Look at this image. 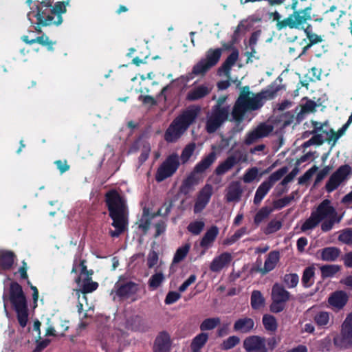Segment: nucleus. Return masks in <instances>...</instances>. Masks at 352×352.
<instances>
[{"label":"nucleus","mask_w":352,"mask_h":352,"mask_svg":"<svg viewBox=\"0 0 352 352\" xmlns=\"http://www.w3.org/2000/svg\"><path fill=\"white\" fill-rule=\"evenodd\" d=\"M276 94L274 89L254 94L249 91L248 87H243L233 108V118L236 121L242 120L246 112L258 109L265 100L274 98Z\"/></svg>","instance_id":"1"},{"label":"nucleus","mask_w":352,"mask_h":352,"mask_svg":"<svg viewBox=\"0 0 352 352\" xmlns=\"http://www.w3.org/2000/svg\"><path fill=\"white\" fill-rule=\"evenodd\" d=\"M106 202L113 221L111 226L114 228L113 230L109 231V234L112 237H118L126 230L128 226L126 201L118 192L111 190L106 194Z\"/></svg>","instance_id":"2"},{"label":"nucleus","mask_w":352,"mask_h":352,"mask_svg":"<svg viewBox=\"0 0 352 352\" xmlns=\"http://www.w3.org/2000/svg\"><path fill=\"white\" fill-rule=\"evenodd\" d=\"M199 111L198 108L193 107L175 118L166 131L165 140L169 142H176L195 120Z\"/></svg>","instance_id":"3"},{"label":"nucleus","mask_w":352,"mask_h":352,"mask_svg":"<svg viewBox=\"0 0 352 352\" xmlns=\"http://www.w3.org/2000/svg\"><path fill=\"white\" fill-rule=\"evenodd\" d=\"M312 213L321 223V230L324 232L332 230L335 223H339L342 219V215L338 214L336 210L328 199L322 201Z\"/></svg>","instance_id":"4"},{"label":"nucleus","mask_w":352,"mask_h":352,"mask_svg":"<svg viewBox=\"0 0 352 352\" xmlns=\"http://www.w3.org/2000/svg\"><path fill=\"white\" fill-rule=\"evenodd\" d=\"M9 300L16 313L20 326L25 327L28 321V304L22 287L17 283L13 282L10 284Z\"/></svg>","instance_id":"5"},{"label":"nucleus","mask_w":352,"mask_h":352,"mask_svg":"<svg viewBox=\"0 0 352 352\" xmlns=\"http://www.w3.org/2000/svg\"><path fill=\"white\" fill-rule=\"evenodd\" d=\"M226 98H220L218 104L207 115L206 129L208 133H214L227 120L229 114L228 107H221Z\"/></svg>","instance_id":"6"},{"label":"nucleus","mask_w":352,"mask_h":352,"mask_svg":"<svg viewBox=\"0 0 352 352\" xmlns=\"http://www.w3.org/2000/svg\"><path fill=\"white\" fill-rule=\"evenodd\" d=\"M222 50L219 48L208 50L204 58H201L192 68L195 75H204L210 68L219 62Z\"/></svg>","instance_id":"7"},{"label":"nucleus","mask_w":352,"mask_h":352,"mask_svg":"<svg viewBox=\"0 0 352 352\" xmlns=\"http://www.w3.org/2000/svg\"><path fill=\"white\" fill-rule=\"evenodd\" d=\"M334 344L340 349L352 346V312L344 319L341 326L340 334L334 338Z\"/></svg>","instance_id":"8"},{"label":"nucleus","mask_w":352,"mask_h":352,"mask_svg":"<svg viewBox=\"0 0 352 352\" xmlns=\"http://www.w3.org/2000/svg\"><path fill=\"white\" fill-rule=\"evenodd\" d=\"M179 166V157L177 155L168 156L158 167L155 173V180L162 182L170 177Z\"/></svg>","instance_id":"9"},{"label":"nucleus","mask_w":352,"mask_h":352,"mask_svg":"<svg viewBox=\"0 0 352 352\" xmlns=\"http://www.w3.org/2000/svg\"><path fill=\"white\" fill-rule=\"evenodd\" d=\"M79 267L80 268V277L78 278L76 281L80 287L79 289L80 294L85 295L87 293H91L95 291L98 288V284L97 282H94L91 280V276L92 275V272L89 273L87 270L84 260L80 261Z\"/></svg>","instance_id":"10"},{"label":"nucleus","mask_w":352,"mask_h":352,"mask_svg":"<svg viewBox=\"0 0 352 352\" xmlns=\"http://www.w3.org/2000/svg\"><path fill=\"white\" fill-rule=\"evenodd\" d=\"M351 168L348 165L340 166L329 178L325 188L330 192L336 190L351 174Z\"/></svg>","instance_id":"11"},{"label":"nucleus","mask_w":352,"mask_h":352,"mask_svg":"<svg viewBox=\"0 0 352 352\" xmlns=\"http://www.w3.org/2000/svg\"><path fill=\"white\" fill-rule=\"evenodd\" d=\"M216 153H210L200 161L195 167L194 173L189 176L185 181V185L193 186L199 183V179L195 177V173H201L208 168L216 160Z\"/></svg>","instance_id":"12"},{"label":"nucleus","mask_w":352,"mask_h":352,"mask_svg":"<svg viewBox=\"0 0 352 352\" xmlns=\"http://www.w3.org/2000/svg\"><path fill=\"white\" fill-rule=\"evenodd\" d=\"M216 153H210L200 161L195 167L194 173L189 176L185 181V185L193 186L199 183V179L195 177V173H201L208 168L216 160Z\"/></svg>","instance_id":"13"},{"label":"nucleus","mask_w":352,"mask_h":352,"mask_svg":"<svg viewBox=\"0 0 352 352\" xmlns=\"http://www.w3.org/2000/svg\"><path fill=\"white\" fill-rule=\"evenodd\" d=\"M272 131L273 126L272 125L261 124L247 135L245 142L247 144H252L258 140L267 136Z\"/></svg>","instance_id":"14"},{"label":"nucleus","mask_w":352,"mask_h":352,"mask_svg":"<svg viewBox=\"0 0 352 352\" xmlns=\"http://www.w3.org/2000/svg\"><path fill=\"white\" fill-rule=\"evenodd\" d=\"M311 8L307 7L303 10L294 11L291 14L294 29L304 28L305 24L311 20Z\"/></svg>","instance_id":"15"},{"label":"nucleus","mask_w":352,"mask_h":352,"mask_svg":"<svg viewBox=\"0 0 352 352\" xmlns=\"http://www.w3.org/2000/svg\"><path fill=\"white\" fill-rule=\"evenodd\" d=\"M212 195V186L206 184L199 192L194 206L195 213L201 212L208 204Z\"/></svg>","instance_id":"16"},{"label":"nucleus","mask_w":352,"mask_h":352,"mask_svg":"<svg viewBox=\"0 0 352 352\" xmlns=\"http://www.w3.org/2000/svg\"><path fill=\"white\" fill-rule=\"evenodd\" d=\"M247 352H267L265 341L258 336H250L243 342Z\"/></svg>","instance_id":"17"},{"label":"nucleus","mask_w":352,"mask_h":352,"mask_svg":"<svg viewBox=\"0 0 352 352\" xmlns=\"http://www.w3.org/2000/svg\"><path fill=\"white\" fill-rule=\"evenodd\" d=\"M232 261V255L228 252H224L216 256L210 263L211 271L218 272L223 268L228 266Z\"/></svg>","instance_id":"18"},{"label":"nucleus","mask_w":352,"mask_h":352,"mask_svg":"<svg viewBox=\"0 0 352 352\" xmlns=\"http://www.w3.org/2000/svg\"><path fill=\"white\" fill-rule=\"evenodd\" d=\"M239 55V51L237 50H233L232 53L226 58L223 65L219 69L218 74L220 76H225L227 78H230L231 67L238 60Z\"/></svg>","instance_id":"19"},{"label":"nucleus","mask_w":352,"mask_h":352,"mask_svg":"<svg viewBox=\"0 0 352 352\" xmlns=\"http://www.w3.org/2000/svg\"><path fill=\"white\" fill-rule=\"evenodd\" d=\"M270 19L276 22V28L278 30H282L287 28L294 29L292 16L289 14L287 18L282 19V16L279 12L275 11L269 14Z\"/></svg>","instance_id":"20"},{"label":"nucleus","mask_w":352,"mask_h":352,"mask_svg":"<svg viewBox=\"0 0 352 352\" xmlns=\"http://www.w3.org/2000/svg\"><path fill=\"white\" fill-rule=\"evenodd\" d=\"M348 300V296L344 292L339 291L333 293L329 298L328 302L329 305L334 310L342 309Z\"/></svg>","instance_id":"21"},{"label":"nucleus","mask_w":352,"mask_h":352,"mask_svg":"<svg viewBox=\"0 0 352 352\" xmlns=\"http://www.w3.org/2000/svg\"><path fill=\"white\" fill-rule=\"evenodd\" d=\"M171 341L170 336L166 332H161L155 340V352H170Z\"/></svg>","instance_id":"22"},{"label":"nucleus","mask_w":352,"mask_h":352,"mask_svg":"<svg viewBox=\"0 0 352 352\" xmlns=\"http://www.w3.org/2000/svg\"><path fill=\"white\" fill-rule=\"evenodd\" d=\"M212 86L201 85L192 89L187 95L189 100H197L208 95L212 90Z\"/></svg>","instance_id":"23"},{"label":"nucleus","mask_w":352,"mask_h":352,"mask_svg":"<svg viewBox=\"0 0 352 352\" xmlns=\"http://www.w3.org/2000/svg\"><path fill=\"white\" fill-rule=\"evenodd\" d=\"M72 295L78 299V312L80 315L82 314L83 318H86L87 316L86 311L91 309V306L87 302L86 295L80 294V290H74Z\"/></svg>","instance_id":"24"},{"label":"nucleus","mask_w":352,"mask_h":352,"mask_svg":"<svg viewBox=\"0 0 352 352\" xmlns=\"http://www.w3.org/2000/svg\"><path fill=\"white\" fill-rule=\"evenodd\" d=\"M340 250L336 247H327L318 252L321 260L324 261H334L340 254Z\"/></svg>","instance_id":"25"},{"label":"nucleus","mask_w":352,"mask_h":352,"mask_svg":"<svg viewBox=\"0 0 352 352\" xmlns=\"http://www.w3.org/2000/svg\"><path fill=\"white\" fill-rule=\"evenodd\" d=\"M242 195V189L239 182H235L230 184L227 189L226 199L227 201H238Z\"/></svg>","instance_id":"26"},{"label":"nucleus","mask_w":352,"mask_h":352,"mask_svg":"<svg viewBox=\"0 0 352 352\" xmlns=\"http://www.w3.org/2000/svg\"><path fill=\"white\" fill-rule=\"evenodd\" d=\"M279 258L278 252L273 251L270 252L265 261L263 267L261 269V272L263 274H265L274 270L279 261Z\"/></svg>","instance_id":"27"},{"label":"nucleus","mask_w":352,"mask_h":352,"mask_svg":"<svg viewBox=\"0 0 352 352\" xmlns=\"http://www.w3.org/2000/svg\"><path fill=\"white\" fill-rule=\"evenodd\" d=\"M116 294L124 298H131L138 290V287L133 283H127L124 285H116Z\"/></svg>","instance_id":"28"},{"label":"nucleus","mask_w":352,"mask_h":352,"mask_svg":"<svg viewBox=\"0 0 352 352\" xmlns=\"http://www.w3.org/2000/svg\"><path fill=\"white\" fill-rule=\"evenodd\" d=\"M218 234V228L217 226H212L204 235L201 241L200 245L205 249L209 248L212 246Z\"/></svg>","instance_id":"29"},{"label":"nucleus","mask_w":352,"mask_h":352,"mask_svg":"<svg viewBox=\"0 0 352 352\" xmlns=\"http://www.w3.org/2000/svg\"><path fill=\"white\" fill-rule=\"evenodd\" d=\"M239 162V158L234 155L228 157L225 161L219 164L215 172L217 175H223L229 171Z\"/></svg>","instance_id":"30"},{"label":"nucleus","mask_w":352,"mask_h":352,"mask_svg":"<svg viewBox=\"0 0 352 352\" xmlns=\"http://www.w3.org/2000/svg\"><path fill=\"white\" fill-rule=\"evenodd\" d=\"M254 326V322L252 318H243L237 320L235 322L234 324V329L236 331L248 333L253 329Z\"/></svg>","instance_id":"31"},{"label":"nucleus","mask_w":352,"mask_h":352,"mask_svg":"<svg viewBox=\"0 0 352 352\" xmlns=\"http://www.w3.org/2000/svg\"><path fill=\"white\" fill-rule=\"evenodd\" d=\"M272 300L286 302L289 298V294L282 286L275 284L272 291Z\"/></svg>","instance_id":"32"},{"label":"nucleus","mask_w":352,"mask_h":352,"mask_svg":"<svg viewBox=\"0 0 352 352\" xmlns=\"http://www.w3.org/2000/svg\"><path fill=\"white\" fill-rule=\"evenodd\" d=\"M153 218V214L150 212L149 209L144 207L142 217L138 222L139 228L146 232L150 228Z\"/></svg>","instance_id":"33"},{"label":"nucleus","mask_w":352,"mask_h":352,"mask_svg":"<svg viewBox=\"0 0 352 352\" xmlns=\"http://www.w3.org/2000/svg\"><path fill=\"white\" fill-rule=\"evenodd\" d=\"M272 188V186L266 181L263 182L256 190L254 197V204H259Z\"/></svg>","instance_id":"34"},{"label":"nucleus","mask_w":352,"mask_h":352,"mask_svg":"<svg viewBox=\"0 0 352 352\" xmlns=\"http://www.w3.org/2000/svg\"><path fill=\"white\" fill-rule=\"evenodd\" d=\"M14 263V254L12 252L0 250V268L10 269Z\"/></svg>","instance_id":"35"},{"label":"nucleus","mask_w":352,"mask_h":352,"mask_svg":"<svg viewBox=\"0 0 352 352\" xmlns=\"http://www.w3.org/2000/svg\"><path fill=\"white\" fill-rule=\"evenodd\" d=\"M314 320L318 327H326L331 323L330 314L324 311H319L315 314Z\"/></svg>","instance_id":"36"},{"label":"nucleus","mask_w":352,"mask_h":352,"mask_svg":"<svg viewBox=\"0 0 352 352\" xmlns=\"http://www.w3.org/2000/svg\"><path fill=\"white\" fill-rule=\"evenodd\" d=\"M319 223L318 220L311 212L310 217L302 223L300 230L303 232H308L314 230Z\"/></svg>","instance_id":"37"},{"label":"nucleus","mask_w":352,"mask_h":352,"mask_svg":"<svg viewBox=\"0 0 352 352\" xmlns=\"http://www.w3.org/2000/svg\"><path fill=\"white\" fill-rule=\"evenodd\" d=\"M251 305L253 309H258L264 307L265 299L259 291H253L251 296Z\"/></svg>","instance_id":"38"},{"label":"nucleus","mask_w":352,"mask_h":352,"mask_svg":"<svg viewBox=\"0 0 352 352\" xmlns=\"http://www.w3.org/2000/svg\"><path fill=\"white\" fill-rule=\"evenodd\" d=\"M208 338V336L207 333H201L197 335L193 340L191 343V348L194 352L197 351L200 349L206 342Z\"/></svg>","instance_id":"39"},{"label":"nucleus","mask_w":352,"mask_h":352,"mask_svg":"<svg viewBox=\"0 0 352 352\" xmlns=\"http://www.w3.org/2000/svg\"><path fill=\"white\" fill-rule=\"evenodd\" d=\"M263 324L265 329L268 331L274 332L277 329L278 324L276 320L275 317L272 315H264L263 317Z\"/></svg>","instance_id":"40"},{"label":"nucleus","mask_w":352,"mask_h":352,"mask_svg":"<svg viewBox=\"0 0 352 352\" xmlns=\"http://www.w3.org/2000/svg\"><path fill=\"white\" fill-rule=\"evenodd\" d=\"M310 25L307 27V28L305 29V32L307 36V38L309 39L311 43L306 45L303 47L302 52L301 54L298 56H300L301 55L304 54L306 51L313 45L319 42L322 41V38L318 35L312 33L311 31L309 30Z\"/></svg>","instance_id":"41"},{"label":"nucleus","mask_w":352,"mask_h":352,"mask_svg":"<svg viewBox=\"0 0 352 352\" xmlns=\"http://www.w3.org/2000/svg\"><path fill=\"white\" fill-rule=\"evenodd\" d=\"M314 269L313 267H307L305 270L302 278V283L305 287H309L314 282Z\"/></svg>","instance_id":"42"},{"label":"nucleus","mask_w":352,"mask_h":352,"mask_svg":"<svg viewBox=\"0 0 352 352\" xmlns=\"http://www.w3.org/2000/svg\"><path fill=\"white\" fill-rule=\"evenodd\" d=\"M287 172V168L286 167L281 168L273 173L265 181L272 186H273L274 184L280 180L286 174Z\"/></svg>","instance_id":"43"},{"label":"nucleus","mask_w":352,"mask_h":352,"mask_svg":"<svg viewBox=\"0 0 352 352\" xmlns=\"http://www.w3.org/2000/svg\"><path fill=\"white\" fill-rule=\"evenodd\" d=\"M190 245L188 243H186L182 247L179 248L173 258V262L174 263H179L181 261H182L186 256L187 255L188 252H189Z\"/></svg>","instance_id":"44"},{"label":"nucleus","mask_w":352,"mask_h":352,"mask_svg":"<svg viewBox=\"0 0 352 352\" xmlns=\"http://www.w3.org/2000/svg\"><path fill=\"white\" fill-rule=\"evenodd\" d=\"M338 240L340 242L352 245V229H344L339 232Z\"/></svg>","instance_id":"45"},{"label":"nucleus","mask_w":352,"mask_h":352,"mask_svg":"<svg viewBox=\"0 0 352 352\" xmlns=\"http://www.w3.org/2000/svg\"><path fill=\"white\" fill-rule=\"evenodd\" d=\"M258 177V169L253 167L248 169L243 176V181L245 183H251Z\"/></svg>","instance_id":"46"},{"label":"nucleus","mask_w":352,"mask_h":352,"mask_svg":"<svg viewBox=\"0 0 352 352\" xmlns=\"http://www.w3.org/2000/svg\"><path fill=\"white\" fill-rule=\"evenodd\" d=\"M247 234V228L243 227L235 232V233L230 238L226 239L223 242L224 245H231L235 243L238 239Z\"/></svg>","instance_id":"47"},{"label":"nucleus","mask_w":352,"mask_h":352,"mask_svg":"<svg viewBox=\"0 0 352 352\" xmlns=\"http://www.w3.org/2000/svg\"><path fill=\"white\" fill-rule=\"evenodd\" d=\"M220 320L218 318H208L204 320L200 325L202 331L210 330L215 328L219 324Z\"/></svg>","instance_id":"48"},{"label":"nucleus","mask_w":352,"mask_h":352,"mask_svg":"<svg viewBox=\"0 0 352 352\" xmlns=\"http://www.w3.org/2000/svg\"><path fill=\"white\" fill-rule=\"evenodd\" d=\"M340 270L338 265H327L321 267L322 276L323 277H331Z\"/></svg>","instance_id":"49"},{"label":"nucleus","mask_w":352,"mask_h":352,"mask_svg":"<svg viewBox=\"0 0 352 352\" xmlns=\"http://www.w3.org/2000/svg\"><path fill=\"white\" fill-rule=\"evenodd\" d=\"M272 210L267 207H263L260 209L254 217V223L256 224L261 223L265 219H266L269 214L272 212Z\"/></svg>","instance_id":"50"},{"label":"nucleus","mask_w":352,"mask_h":352,"mask_svg":"<svg viewBox=\"0 0 352 352\" xmlns=\"http://www.w3.org/2000/svg\"><path fill=\"white\" fill-rule=\"evenodd\" d=\"M195 148L196 144L195 143H190L184 148L181 154V159L184 163L186 162L192 155Z\"/></svg>","instance_id":"51"},{"label":"nucleus","mask_w":352,"mask_h":352,"mask_svg":"<svg viewBox=\"0 0 352 352\" xmlns=\"http://www.w3.org/2000/svg\"><path fill=\"white\" fill-rule=\"evenodd\" d=\"M35 16L36 17L37 21H38V23L42 24V25L44 26L50 25L52 24H59L61 22L60 16H58L59 19L58 22L54 21V16H47L46 19H44L39 12L35 15Z\"/></svg>","instance_id":"52"},{"label":"nucleus","mask_w":352,"mask_h":352,"mask_svg":"<svg viewBox=\"0 0 352 352\" xmlns=\"http://www.w3.org/2000/svg\"><path fill=\"white\" fill-rule=\"evenodd\" d=\"M204 222L202 221H195L190 223L188 226V230L192 234H199L204 228Z\"/></svg>","instance_id":"53"},{"label":"nucleus","mask_w":352,"mask_h":352,"mask_svg":"<svg viewBox=\"0 0 352 352\" xmlns=\"http://www.w3.org/2000/svg\"><path fill=\"white\" fill-rule=\"evenodd\" d=\"M239 341L240 340L237 336H230L223 342L221 344V349L224 350L230 349L239 344Z\"/></svg>","instance_id":"54"},{"label":"nucleus","mask_w":352,"mask_h":352,"mask_svg":"<svg viewBox=\"0 0 352 352\" xmlns=\"http://www.w3.org/2000/svg\"><path fill=\"white\" fill-rule=\"evenodd\" d=\"M299 278L296 274H286L284 277V282L289 288H293L298 283Z\"/></svg>","instance_id":"55"},{"label":"nucleus","mask_w":352,"mask_h":352,"mask_svg":"<svg viewBox=\"0 0 352 352\" xmlns=\"http://www.w3.org/2000/svg\"><path fill=\"white\" fill-rule=\"evenodd\" d=\"M327 141L326 135L324 134V131L321 133L314 135L309 141H307L306 145L317 144L320 145L323 142Z\"/></svg>","instance_id":"56"},{"label":"nucleus","mask_w":352,"mask_h":352,"mask_svg":"<svg viewBox=\"0 0 352 352\" xmlns=\"http://www.w3.org/2000/svg\"><path fill=\"white\" fill-rule=\"evenodd\" d=\"M318 167L316 166H314L311 168H309L308 170H307L302 176H301L298 179V183L300 184H304L307 181H309L313 175L316 173V172L318 170Z\"/></svg>","instance_id":"57"},{"label":"nucleus","mask_w":352,"mask_h":352,"mask_svg":"<svg viewBox=\"0 0 352 352\" xmlns=\"http://www.w3.org/2000/svg\"><path fill=\"white\" fill-rule=\"evenodd\" d=\"M282 226L281 222L278 220H272L265 229V234H272L278 231Z\"/></svg>","instance_id":"58"},{"label":"nucleus","mask_w":352,"mask_h":352,"mask_svg":"<svg viewBox=\"0 0 352 352\" xmlns=\"http://www.w3.org/2000/svg\"><path fill=\"white\" fill-rule=\"evenodd\" d=\"M324 134L326 135L327 142H329V143L333 142V145H334L336 141L342 136V133L336 134L332 129L324 131Z\"/></svg>","instance_id":"59"},{"label":"nucleus","mask_w":352,"mask_h":352,"mask_svg":"<svg viewBox=\"0 0 352 352\" xmlns=\"http://www.w3.org/2000/svg\"><path fill=\"white\" fill-rule=\"evenodd\" d=\"M38 43L42 45L48 46L50 49H52L53 42L50 41L48 36L43 34L34 38V43Z\"/></svg>","instance_id":"60"},{"label":"nucleus","mask_w":352,"mask_h":352,"mask_svg":"<svg viewBox=\"0 0 352 352\" xmlns=\"http://www.w3.org/2000/svg\"><path fill=\"white\" fill-rule=\"evenodd\" d=\"M181 297L179 293L177 292H170L165 299V302L168 305L173 304L178 300Z\"/></svg>","instance_id":"61"},{"label":"nucleus","mask_w":352,"mask_h":352,"mask_svg":"<svg viewBox=\"0 0 352 352\" xmlns=\"http://www.w3.org/2000/svg\"><path fill=\"white\" fill-rule=\"evenodd\" d=\"M285 303L283 302H280L277 300H272V302L270 305V310L274 313H278L283 310L285 307Z\"/></svg>","instance_id":"62"},{"label":"nucleus","mask_w":352,"mask_h":352,"mask_svg":"<svg viewBox=\"0 0 352 352\" xmlns=\"http://www.w3.org/2000/svg\"><path fill=\"white\" fill-rule=\"evenodd\" d=\"M197 277L195 275L192 274L190 277L184 281V283L179 287V291L180 292H184L186 290V289L192 283L195 282Z\"/></svg>","instance_id":"63"},{"label":"nucleus","mask_w":352,"mask_h":352,"mask_svg":"<svg viewBox=\"0 0 352 352\" xmlns=\"http://www.w3.org/2000/svg\"><path fill=\"white\" fill-rule=\"evenodd\" d=\"M316 104L311 100L307 101L302 107V111L304 113H310L315 110Z\"/></svg>","instance_id":"64"}]
</instances>
